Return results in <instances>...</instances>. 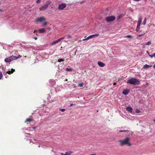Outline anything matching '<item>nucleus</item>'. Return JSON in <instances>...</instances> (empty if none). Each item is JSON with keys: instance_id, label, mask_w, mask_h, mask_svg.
Masks as SVG:
<instances>
[{"instance_id": "nucleus-10", "label": "nucleus", "mask_w": 155, "mask_h": 155, "mask_svg": "<svg viewBox=\"0 0 155 155\" xmlns=\"http://www.w3.org/2000/svg\"><path fill=\"white\" fill-rule=\"evenodd\" d=\"M48 7L45 5L39 8L40 11H43L47 9Z\"/></svg>"}, {"instance_id": "nucleus-23", "label": "nucleus", "mask_w": 155, "mask_h": 155, "mask_svg": "<svg viewBox=\"0 0 155 155\" xmlns=\"http://www.w3.org/2000/svg\"><path fill=\"white\" fill-rule=\"evenodd\" d=\"M64 61V59H59L58 61V62H61L62 61Z\"/></svg>"}, {"instance_id": "nucleus-50", "label": "nucleus", "mask_w": 155, "mask_h": 155, "mask_svg": "<svg viewBox=\"0 0 155 155\" xmlns=\"http://www.w3.org/2000/svg\"><path fill=\"white\" fill-rule=\"evenodd\" d=\"M68 81V79H66L65 80V81Z\"/></svg>"}, {"instance_id": "nucleus-27", "label": "nucleus", "mask_w": 155, "mask_h": 155, "mask_svg": "<svg viewBox=\"0 0 155 155\" xmlns=\"http://www.w3.org/2000/svg\"><path fill=\"white\" fill-rule=\"evenodd\" d=\"M149 56L151 58L153 57L154 56H155V53H154L153 54L150 55L149 54Z\"/></svg>"}, {"instance_id": "nucleus-53", "label": "nucleus", "mask_w": 155, "mask_h": 155, "mask_svg": "<svg viewBox=\"0 0 155 155\" xmlns=\"http://www.w3.org/2000/svg\"><path fill=\"white\" fill-rule=\"evenodd\" d=\"M81 41V40H79V41Z\"/></svg>"}, {"instance_id": "nucleus-59", "label": "nucleus", "mask_w": 155, "mask_h": 155, "mask_svg": "<svg viewBox=\"0 0 155 155\" xmlns=\"http://www.w3.org/2000/svg\"><path fill=\"white\" fill-rule=\"evenodd\" d=\"M148 84V83H147V84Z\"/></svg>"}, {"instance_id": "nucleus-16", "label": "nucleus", "mask_w": 155, "mask_h": 155, "mask_svg": "<svg viewBox=\"0 0 155 155\" xmlns=\"http://www.w3.org/2000/svg\"><path fill=\"white\" fill-rule=\"evenodd\" d=\"M39 31L40 33H43L46 32V30L44 28H41L39 30Z\"/></svg>"}, {"instance_id": "nucleus-57", "label": "nucleus", "mask_w": 155, "mask_h": 155, "mask_svg": "<svg viewBox=\"0 0 155 155\" xmlns=\"http://www.w3.org/2000/svg\"><path fill=\"white\" fill-rule=\"evenodd\" d=\"M76 52H75V54H76Z\"/></svg>"}, {"instance_id": "nucleus-22", "label": "nucleus", "mask_w": 155, "mask_h": 155, "mask_svg": "<svg viewBox=\"0 0 155 155\" xmlns=\"http://www.w3.org/2000/svg\"><path fill=\"white\" fill-rule=\"evenodd\" d=\"M147 18H145L143 23V25H145L146 24V22Z\"/></svg>"}, {"instance_id": "nucleus-56", "label": "nucleus", "mask_w": 155, "mask_h": 155, "mask_svg": "<svg viewBox=\"0 0 155 155\" xmlns=\"http://www.w3.org/2000/svg\"><path fill=\"white\" fill-rule=\"evenodd\" d=\"M38 147H40V145H39L38 146Z\"/></svg>"}, {"instance_id": "nucleus-43", "label": "nucleus", "mask_w": 155, "mask_h": 155, "mask_svg": "<svg viewBox=\"0 0 155 155\" xmlns=\"http://www.w3.org/2000/svg\"><path fill=\"white\" fill-rule=\"evenodd\" d=\"M34 38L35 40H36L37 39V37H34Z\"/></svg>"}, {"instance_id": "nucleus-31", "label": "nucleus", "mask_w": 155, "mask_h": 155, "mask_svg": "<svg viewBox=\"0 0 155 155\" xmlns=\"http://www.w3.org/2000/svg\"><path fill=\"white\" fill-rule=\"evenodd\" d=\"M139 28H140V27H138V25H137V28H136V31H139Z\"/></svg>"}, {"instance_id": "nucleus-58", "label": "nucleus", "mask_w": 155, "mask_h": 155, "mask_svg": "<svg viewBox=\"0 0 155 155\" xmlns=\"http://www.w3.org/2000/svg\"><path fill=\"white\" fill-rule=\"evenodd\" d=\"M76 52H75V54H76Z\"/></svg>"}, {"instance_id": "nucleus-26", "label": "nucleus", "mask_w": 155, "mask_h": 155, "mask_svg": "<svg viewBox=\"0 0 155 155\" xmlns=\"http://www.w3.org/2000/svg\"><path fill=\"white\" fill-rule=\"evenodd\" d=\"M80 87H82L83 86V83L82 82L79 83L78 85Z\"/></svg>"}, {"instance_id": "nucleus-20", "label": "nucleus", "mask_w": 155, "mask_h": 155, "mask_svg": "<svg viewBox=\"0 0 155 155\" xmlns=\"http://www.w3.org/2000/svg\"><path fill=\"white\" fill-rule=\"evenodd\" d=\"M32 121V120L31 119L28 118L26 120L25 122H31Z\"/></svg>"}, {"instance_id": "nucleus-1", "label": "nucleus", "mask_w": 155, "mask_h": 155, "mask_svg": "<svg viewBox=\"0 0 155 155\" xmlns=\"http://www.w3.org/2000/svg\"><path fill=\"white\" fill-rule=\"evenodd\" d=\"M130 138L129 137H127L123 140H119V142L121 146L127 145L128 146L130 147L132 145L131 143L130 142Z\"/></svg>"}, {"instance_id": "nucleus-7", "label": "nucleus", "mask_w": 155, "mask_h": 155, "mask_svg": "<svg viewBox=\"0 0 155 155\" xmlns=\"http://www.w3.org/2000/svg\"><path fill=\"white\" fill-rule=\"evenodd\" d=\"M99 36V34H96L94 35H92L90 36H89L87 37V38L89 39L91 38H92L94 37H97Z\"/></svg>"}, {"instance_id": "nucleus-41", "label": "nucleus", "mask_w": 155, "mask_h": 155, "mask_svg": "<svg viewBox=\"0 0 155 155\" xmlns=\"http://www.w3.org/2000/svg\"><path fill=\"white\" fill-rule=\"evenodd\" d=\"M119 131L120 132H124V130H120Z\"/></svg>"}, {"instance_id": "nucleus-55", "label": "nucleus", "mask_w": 155, "mask_h": 155, "mask_svg": "<svg viewBox=\"0 0 155 155\" xmlns=\"http://www.w3.org/2000/svg\"><path fill=\"white\" fill-rule=\"evenodd\" d=\"M148 54L149 55V54H149V53H148Z\"/></svg>"}, {"instance_id": "nucleus-37", "label": "nucleus", "mask_w": 155, "mask_h": 155, "mask_svg": "<svg viewBox=\"0 0 155 155\" xmlns=\"http://www.w3.org/2000/svg\"><path fill=\"white\" fill-rule=\"evenodd\" d=\"M41 1V0H37L36 1V3H39Z\"/></svg>"}, {"instance_id": "nucleus-45", "label": "nucleus", "mask_w": 155, "mask_h": 155, "mask_svg": "<svg viewBox=\"0 0 155 155\" xmlns=\"http://www.w3.org/2000/svg\"><path fill=\"white\" fill-rule=\"evenodd\" d=\"M143 32H144V31H140V32H141V33H142V34H143Z\"/></svg>"}, {"instance_id": "nucleus-2", "label": "nucleus", "mask_w": 155, "mask_h": 155, "mask_svg": "<svg viewBox=\"0 0 155 155\" xmlns=\"http://www.w3.org/2000/svg\"><path fill=\"white\" fill-rule=\"evenodd\" d=\"M127 83L134 85H138L139 84L140 81L139 80L133 78L128 80L127 81Z\"/></svg>"}, {"instance_id": "nucleus-6", "label": "nucleus", "mask_w": 155, "mask_h": 155, "mask_svg": "<svg viewBox=\"0 0 155 155\" xmlns=\"http://www.w3.org/2000/svg\"><path fill=\"white\" fill-rule=\"evenodd\" d=\"M142 17L141 16H140L138 18V20L137 24V25H138V27L140 26L141 23L142 22Z\"/></svg>"}, {"instance_id": "nucleus-40", "label": "nucleus", "mask_w": 155, "mask_h": 155, "mask_svg": "<svg viewBox=\"0 0 155 155\" xmlns=\"http://www.w3.org/2000/svg\"><path fill=\"white\" fill-rule=\"evenodd\" d=\"M68 38H71V36L68 35Z\"/></svg>"}, {"instance_id": "nucleus-24", "label": "nucleus", "mask_w": 155, "mask_h": 155, "mask_svg": "<svg viewBox=\"0 0 155 155\" xmlns=\"http://www.w3.org/2000/svg\"><path fill=\"white\" fill-rule=\"evenodd\" d=\"M151 43V42L150 41H149L148 42L145 43V45H150Z\"/></svg>"}, {"instance_id": "nucleus-47", "label": "nucleus", "mask_w": 155, "mask_h": 155, "mask_svg": "<svg viewBox=\"0 0 155 155\" xmlns=\"http://www.w3.org/2000/svg\"><path fill=\"white\" fill-rule=\"evenodd\" d=\"M153 68H155V64L153 65Z\"/></svg>"}, {"instance_id": "nucleus-14", "label": "nucleus", "mask_w": 155, "mask_h": 155, "mask_svg": "<svg viewBox=\"0 0 155 155\" xmlns=\"http://www.w3.org/2000/svg\"><path fill=\"white\" fill-rule=\"evenodd\" d=\"M126 110L130 112H132L133 111L132 108L129 107H128L126 108Z\"/></svg>"}, {"instance_id": "nucleus-54", "label": "nucleus", "mask_w": 155, "mask_h": 155, "mask_svg": "<svg viewBox=\"0 0 155 155\" xmlns=\"http://www.w3.org/2000/svg\"><path fill=\"white\" fill-rule=\"evenodd\" d=\"M77 51V50H76L75 52H76Z\"/></svg>"}, {"instance_id": "nucleus-30", "label": "nucleus", "mask_w": 155, "mask_h": 155, "mask_svg": "<svg viewBox=\"0 0 155 155\" xmlns=\"http://www.w3.org/2000/svg\"><path fill=\"white\" fill-rule=\"evenodd\" d=\"M66 70L68 71H71L72 70V69L66 68Z\"/></svg>"}, {"instance_id": "nucleus-33", "label": "nucleus", "mask_w": 155, "mask_h": 155, "mask_svg": "<svg viewBox=\"0 0 155 155\" xmlns=\"http://www.w3.org/2000/svg\"><path fill=\"white\" fill-rule=\"evenodd\" d=\"M59 110H60V111H61L62 112H64L65 110V109H61V108H60Z\"/></svg>"}, {"instance_id": "nucleus-12", "label": "nucleus", "mask_w": 155, "mask_h": 155, "mask_svg": "<svg viewBox=\"0 0 155 155\" xmlns=\"http://www.w3.org/2000/svg\"><path fill=\"white\" fill-rule=\"evenodd\" d=\"M72 153L71 151H68L66 152L65 154H64L63 153H61V155H70Z\"/></svg>"}, {"instance_id": "nucleus-46", "label": "nucleus", "mask_w": 155, "mask_h": 155, "mask_svg": "<svg viewBox=\"0 0 155 155\" xmlns=\"http://www.w3.org/2000/svg\"><path fill=\"white\" fill-rule=\"evenodd\" d=\"M73 105V104H71L70 106H71Z\"/></svg>"}, {"instance_id": "nucleus-42", "label": "nucleus", "mask_w": 155, "mask_h": 155, "mask_svg": "<svg viewBox=\"0 0 155 155\" xmlns=\"http://www.w3.org/2000/svg\"><path fill=\"white\" fill-rule=\"evenodd\" d=\"M128 130H124V132H128Z\"/></svg>"}, {"instance_id": "nucleus-13", "label": "nucleus", "mask_w": 155, "mask_h": 155, "mask_svg": "<svg viewBox=\"0 0 155 155\" xmlns=\"http://www.w3.org/2000/svg\"><path fill=\"white\" fill-rule=\"evenodd\" d=\"M15 71V70L14 69H13L12 68L11 69V71H8L6 72V73L8 74H12L14 71Z\"/></svg>"}, {"instance_id": "nucleus-52", "label": "nucleus", "mask_w": 155, "mask_h": 155, "mask_svg": "<svg viewBox=\"0 0 155 155\" xmlns=\"http://www.w3.org/2000/svg\"><path fill=\"white\" fill-rule=\"evenodd\" d=\"M147 52L148 53H149V52H148V51H147Z\"/></svg>"}, {"instance_id": "nucleus-11", "label": "nucleus", "mask_w": 155, "mask_h": 155, "mask_svg": "<svg viewBox=\"0 0 155 155\" xmlns=\"http://www.w3.org/2000/svg\"><path fill=\"white\" fill-rule=\"evenodd\" d=\"M10 58L11 62L13 61L14 60H16L15 58L16 56H11L9 57Z\"/></svg>"}, {"instance_id": "nucleus-9", "label": "nucleus", "mask_w": 155, "mask_h": 155, "mask_svg": "<svg viewBox=\"0 0 155 155\" xmlns=\"http://www.w3.org/2000/svg\"><path fill=\"white\" fill-rule=\"evenodd\" d=\"M129 92V91L128 89H124L122 92V93L124 95H127Z\"/></svg>"}, {"instance_id": "nucleus-51", "label": "nucleus", "mask_w": 155, "mask_h": 155, "mask_svg": "<svg viewBox=\"0 0 155 155\" xmlns=\"http://www.w3.org/2000/svg\"><path fill=\"white\" fill-rule=\"evenodd\" d=\"M36 31H36V30H35V31H34V33Z\"/></svg>"}, {"instance_id": "nucleus-32", "label": "nucleus", "mask_w": 155, "mask_h": 155, "mask_svg": "<svg viewBox=\"0 0 155 155\" xmlns=\"http://www.w3.org/2000/svg\"><path fill=\"white\" fill-rule=\"evenodd\" d=\"M135 112L136 113H139L140 112V111L138 109H136V110Z\"/></svg>"}, {"instance_id": "nucleus-21", "label": "nucleus", "mask_w": 155, "mask_h": 155, "mask_svg": "<svg viewBox=\"0 0 155 155\" xmlns=\"http://www.w3.org/2000/svg\"><path fill=\"white\" fill-rule=\"evenodd\" d=\"M143 34H141L138 35H137V36L138 37H140L142 36L143 35H145V33H146L145 32H143Z\"/></svg>"}, {"instance_id": "nucleus-18", "label": "nucleus", "mask_w": 155, "mask_h": 155, "mask_svg": "<svg viewBox=\"0 0 155 155\" xmlns=\"http://www.w3.org/2000/svg\"><path fill=\"white\" fill-rule=\"evenodd\" d=\"M5 61L6 63H7V62L9 63L11 61H10V58H9V57H8L5 58Z\"/></svg>"}, {"instance_id": "nucleus-38", "label": "nucleus", "mask_w": 155, "mask_h": 155, "mask_svg": "<svg viewBox=\"0 0 155 155\" xmlns=\"http://www.w3.org/2000/svg\"><path fill=\"white\" fill-rule=\"evenodd\" d=\"M88 39L87 38V37L86 38H85V39H84L82 40V41H85V40H88Z\"/></svg>"}, {"instance_id": "nucleus-34", "label": "nucleus", "mask_w": 155, "mask_h": 155, "mask_svg": "<svg viewBox=\"0 0 155 155\" xmlns=\"http://www.w3.org/2000/svg\"><path fill=\"white\" fill-rule=\"evenodd\" d=\"M64 38H65V37H62V38H59V39L60 40V41L61 40L64 39Z\"/></svg>"}, {"instance_id": "nucleus-35", "label": "nucleus", "mask_w": 155, "mask_h": 155, "mask_svg": "<svg viewBox=\"0 0 155 155\" xmlns=\"http://www.w3.org/2000/svg\"><path fill=\"white\" fill-rule=\"evenodd\" d=\"M126 37L127 38H132V37L130 35H127L126 36Z\"/></svg>"}, {"instance_id": "nucleus-25", "label": "nucleus", "mask_w": 155, "mask_h": 155, "mask_svg": "<svg viewBox=\"0 0 155 155\" xmlns=\"http://www.w3.org/2000/svg\"><path fill=\"white\" fill-rule=\"evenodd\" d=\"M122 17H123L122 15H119L118 16L117 19L118 20H119V19L122 18Z\"/></svg>"}, {"instance_id": "nucleus-48", "label": "nucleus", "mask_w": 155, "mask_h": 155, "mask_svg": "<svg viewBox=\"0 0 155 155\" xmlns=\"http://www.w3.org/2000/svg\"><path fill=\"white\" fill-rule=\"evenodd\" d=\"M153 121H154L155 123V119L154 120H153Z\"/></svg>"}, {"instance_id": "nucleus-44", "label": "nucleus", "mask_w": 155, "mask_h": 155, "mask_svg": "<svg viewBox=\"0 0 155 155\" xmlns=\"http://www.w3.org/2000/svg\"><path fill=\"white\" fill-rule=\"evenodd\" d=\"M116 84V83L115 82L113 83V85H115Z\"/></svg>"}, {"instance_id": "nucleus-3", "label": "nucleus", "mask_w": 155, "mask_h": 155, "mask_svg": "<svg viewBox=\"0 0 155 155\" xmlns=\"http://www.w3.org/2000/svg\"><path fill=\"white\" fill-rule=\"evenodd\" d=\"M115 19V17L114 16H111L107 17L106 18V20L107 22H109L112 21Z\"/></svg>"}, {"instance_id": "nucleus-36", "label": "nucleus", "mask_w": 155, "mask_h": 155, "mask_svg": "<svg viewBox=\"0 0 155 155\" xmlns=\"http://www.w3.org/2000/svg\"><path fill=\"white\" fill-rule=\"evenodd\" d=\"M47 25V22H45L43 23V24L42 26H45V25Z\"/></svg>"}, {"instance_id": "nucleus-28", "label": "nucleus", "mask_w": 155, "mask_h": 155, "mask_svg": "<svg viewBox=\"0 0 155 155\" xmlns=\"http://www.w3.org/2000/svg\"><path fill=\"white\" fill-rule=\"evenodd\" d=\"M21 56L20 55H19L18 57L16 56L15 59H16V60H17L18 59V58H21Z\"/></svg>"}, {"instance_id": "nucleus-4", "label": "nucleus", "mask_w": 155, "mask_h": 155, "mask_svg": "<svg viewBox=\"0 0 155 155\" xmlns=\"http://www.w3.org/2000/svg\"><path fill=\"white\" fill-rule=\"evenodd\" d=\"M45 20V18L43 17H40L38 18L36 20L37 22H42Z\"/></svg>"}, {"instance_id": "nucleus-39", "label": "nucleus", "mask_w": 155, "mask_h": 155, "mask_svg": "<svg viewBox=\"0 0 155 155\" xmlns=\"http://www.w3.org/2000/svg\"><path fill=\"white\" fill-rule=\"evenodd\" d=\"M134 1H136V2H139L141 0H133Z\"/></svg>"}, {"instance_id": "nucleus-8", "label": "nucleus", "mask_w": 155, "mask_h": 155, "mask_svg": "<svg viewBox=\"0 0 155 155\" xmlns=\"http://www.w3.org/2000/svg\"><path fill=\"white\" fill-rule=\"evenodd\" d=\"M97 64L99 66L101 67H104L105 66V64L104 63L99 61L97 62Z\"/></svg>"}, {"instance_id": "nucleus-17", "label": "nucleus", "mask_w": 155, "mask_h": 155, "mask_svg": "<svg viewBox=\"0 0 155 155\" xmlns=\"http://www.w3.org/2000/svg\"><path fill=\"white\" fill-rule=\"evenodd\" d=\"M151 67V65H149L148 64H146L143 66V68L144 69H146L148 68L149 67Z\"/></svg>"}, {"instance_id": "nucleus-29", "label": "nucleus", "mask_w": 155, "mask_h": 155, "mask_svg": "<svg viewBox=\"0 0 155 155\" xmlns=\"http://www.w3.org/2000/svg\"><path fill=\"white\" fill-rule=\"evenodd\" d=\"M3 77L2 73L1 72H0V80L2 79Z\"/></svg>"}, {"instance_id": "nucleus-19", "label": "nucleus", "mask_w": 155, "mask_h": 155, "mask_svg": "<svg viewBox=\"0 0 155 155\" xmlns=\"http://www.w3.org/2000/svg\"><path fill=\"white\" fill-rule=\"evenodd\" d=\"M51 3V2L49 1H47L45 5L48 8V5Z\"/></svg>"}, {"instance_id": "nucleus-49", "label": "nucleus", "mask_w": 155, "mask_h": 155, "mask_svg": "<svg viewBox=\"0 0 155 155\" xmlns=\"http://www.w3.org/2000/svg\"><path fill=\"white\" fill-rule=\"evenodd\" d=\"M2 11V9H0V11L1 12Z\"/></svg>"}, {"instance_id": "nucleus-5", "label": "nucleus", "mask_w": 155, "mask_h": 155, "mask_svg": "<svg viewBox=\"0 0 155 155\" xmlns=\"http://www.w3.org/2000/svg\"><path fill=\"white\" fill-rule=\"evenodd\" d=\"M66 7V5L65 4H62L59 5L58 9L59 10H62Z\"/></svg>"}, {"instance_id": "nucleus-15", "label": "nucleus", "mask_w": 155, "mask_h": 155, "mask_svg": "<svg viewBox=\"0 0 155 155\" xmlns=\"http://www.w3.org/2000/svg\"><path fill=\"white\" fill-rule=\"evenodd\" d=\"M60 40H59V39H58V40H56L54 41H53L51 44V45H54L57 43H58V42H60Z\"/></svg>"}]
</instances>
